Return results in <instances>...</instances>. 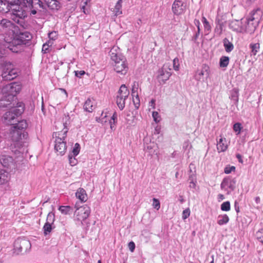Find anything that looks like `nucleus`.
<instances>
[{
    "mask_svg": "<svg viewBox=\"0 0 263 263\" xmlns=\"http://www.w3.org/2000/svg\"><path fill=\"white\" fill-rule=\"evenodd\" d=\"M19 3V0H0V12L7 13L11 11V18L22 25V19L27 16V14Z\"/></svg>",
    "mask_w": 263,
    "mask_h": 263,
    "instance_id": "obj_1",
    "label": "nucleus"
},
{
    "mask_svg": "<svg viewBox=\"0 0 263 263\" xmlns=\"http://www.w3.org/2000/svg\"><path fill=\"white\" fill-rule=\"evenodd\" d=\"M109 55L112 61L114 69L116 72L122 75L125 74L128 67L125 58L121 53L119 47L114 46L110 50Z\"/></svg>",
    "mask_w": 263,
    "mask_h": 263,
    "instance_id": "obj_2",
    "label": "nucleus"
},
{
    "mask_svg": "<svg viewBox=\"0 0 263 263\" xmlns=\"http://www.w3.org/2000/svg\"><path fill=\"white\" fill-rule=\"evenodd\" d=\"M66 122L63 123L64 127L62 130L54 133L55 137L54 148L61 155H63L66 150V143L65 141L68 129L66 128Z\"/></svg>",
    "mask_w": 263,
    "mask_h": 263,
    "instance_id": "obj_3",
    "label": "nucleus"
},
{
    "mask_svg": "<svg viewBox=\"0 0 263 263\" xmlns=\"http://www.w3.org/2000/svg\"><path fill=\"white\" fill-rule=\"evenodd\" d=\"M25 106L23 103L18 102L16 106L11 107L9 111L6 112L3 117V121L7 124H12V121L20 116L24 111Z\"/></svg>",
    "mask_w": 263,
    "mask_h": 263,
    "instance_id": "obj_4",
    "label": "nucleus"
},
{
    "mask_svg": "<svg viewBox=\"0 0 263 263\" xmlns=\"http://www.w3.org/2000/svg\"><path fill=\"white\" fill-rule=\"evenodd\" d=\"M31 243L24 238H18L14 242L13 253L16 255L27 252L31 249Z\"/></svg>",
    "mask_w": 263,
    "mask_h": 263,
    "instance_id": "obj_5",
    "label": "nucleus"
},
{
    "mask_svg": "<svg viewBox=\"0 0 263 263\" xmlns=\"http://www.w3.org/2000/svg\"><path fill=\"white\" fill-rule=\"evenodd\" d=\"M90 213V208L87 205L77 208L74 213V220L83 224V221L86 220Z\"/></svg>",
    "mask_w": 263,
    "mask_h": 263,
    "instance_id": "obj_6",
    "label": "nucleus"
},
{
    "mask_svg": "<svg viewBox=\"0 0 263 263\" xmlns=\"http://www.w3.org/2000/svg\"><path fill=\"white\" fill-rule=\"evenodd\" d=\"M22 88L21 85L17 83H13L4 86L2 89V92L3 94L7 95V97L13 99L14 97L18 93Z\"/></svg>",
    "mask_w": 263,
    "mask_h": 263,
    "instance_id": "obj_7",
    "label": "nucleus"
},
{
    "mask_svg": "<svg viewBox=\"0 0 263 263\" xmlns=\"http://www.w3.org/2000/svg\"><path fill=\"white\" fill-rule=\"evenodd\" d=\"M17 70L14 68L10 63L6 64L4 68L2 77L3 80L10 81L17 76Z\"/></svg>",
    "mask_w": 263,
    "mask_h": 263,
    "instance_id": "obj_8",
    "label": "nucleus"
},
{
    "mask_svg": "<svg viewBox=\"0 0 263 263\" xmlns=\"http://www.w3.org/2000/svg\"><path fill=\"white\" fill-rule=\"evenodd\" d=\"M32 38L31 34L27 31L20 32L15 35L12 44L16 45H26Z\"/></svg>",
    "mask_w": 263,
    "mask_h": 263,
    "instance_id": "obj_9",
    "label": "nucleus"
},
{
    "mask_svg": "<svg viewBox=\"0 0 263 263\" xmlns=\"http://www.w3.org/2000/svg\"><path fill=\"white\" fill-rule=\"evenodd\" d=\"M171 64L165 63L158 71V80L160 83H164L172 75Z\"/></svg>",
    "mask_w": 263,
    "mask_h": 263,
    "instance_id": "obj_10",
    "label": "nucleus"
},
{
    "mask_svg": "<svg viewBox=\"0 0 263 263\" xmlns=\"http://www.w3.org/2000/svg\"><path fill=\"white\" fill-rule=\"evenodd\" d=\"M186 8L185 0H175L172 5V11L175 15H179L183 14Z\"/></svg>",
    "mask_w": 263,
    "mask_h": 263,
    "instance_id": "obj_11",
    "label": "nucleus"
},
{
    "mask_svg": "<svg viewBox=\"0 0 263 263\" xmlns=\"http://www.w3.org/2000/svg\"><path fill=\"white\" fill-rule=\"evenodd\" d=\"M209 67L206 65H203L200 69H198L195 75V78L198 81H204L209 77Z\"/></svg>",
    "mask_w": 263,
    "mask_h": 263,
    "instance_id": "obj_12",
    "label": "nucleus"
},
{
    "mask_svg": "<svg viewBox=\"0 0 263 263\" xmlns=\"http://www.w3.org/2000/svg\"><path fill=\"white\" fill-rule=\"evenodd\" d=\"M0 162L4 167L11 168L14 167L15 162L13 158L9 155L2 154L0 156Z\"/></svg>",
    "mask_w": 263,
    "mask_h": 263,
    "instance_id": "obj_13",
    "label": "nucleus"
},
{
    "mask_svg": "<svg viewBox=\"0 0 263 263\" xmlns=\"http://www.w3.org/2000/svg\"><path fill=\"white\" fill-rule=\"evenodd\" d=\"M242 24H243L244 32L249 33H252L254 32L258 24H255V22L250 21V19L247 17L245 20H242Z\"/></svg>",
    "mask_w": 263,
    "mask_h": 263,
    "instance_id": "obj_14",
    "label": "nucleus"
},
{
    "mask_svg": "<svg viewBox=\"0 0 263 263\" xmlns=\"http://www.w3.org/2000/svg\"><path fill=\"white\" fill-rule=\"evenodd\" d=\"M10 136L12 141L15 142H18L22 139V137L24 138L26 136L24 132L20 131L16 128H14L11 126L10 129Z\"/></svg>",
    "mask_w": 263,
    "mask_h": 263,
    "instance_id": "obj_15",
    "label": "nucleus"
},
{
    "mask_svg": "<svg viewBox=\"0 0 263 263\" xmlns=\"http://www.w3.org/2000/svg\"><path fill=\"white\" fill-rule=\"evenodd\" d=\"M262 12L260 9H257L251 11L249 15L247 17L250 21H252L255 22V24H259L260 21L261 20Z\"/></svg>",
    "mask_w": 263,
    "mask_h": 263,
    "instance_id": "obj_16",
    "label": "nucleus"
},
{
    "mask_svg": "<svg viewBox=\"0 0 263 263\" xmlns=\"http://www.w3.org/2000/svg\"><path fill=\"white\" fill-rule=\"evenodd\" d=\"M262 12L260 9H257L251 11L249 15L247 17L250 21H252L255 22V24H259L260 21L261 20Z\"/></svg>",
    "mask_w": 263,
    "mask_h": 263,
    "instance_id": "obj_17",
    "label": "nucleus"
},
{
    "mask_svg": "<svg viewBox=\"0 0 263 263\" xmlns=\"http://www.w3.org/2000/svg\"><path fill=\"white\" fill-rule=\"evenodd\" d=\"M242 24V21H241L238 20H235L232 21L229 25V27L232 30L238 32H243L244 27Z\"/></svg>",
    "mask_w": 263,
    "mask_h": 263,
    "instance_id": "obj_18",
    "label": "nucleus"
},
{
    "mask_svg": "<svg viewBox=\"0 0 263 263\" xmlns=\"http://www.w3.org/2000/svg\"><path fill=\"white\" fill-rule=\"evenodd\" d=\"M236 181L234 179L231 180L228 178L223 179L220 186L222 189H227L229 188L231 191H233L235 188Z\"/></svg>",
    "mask_w": 263,
    "mask_h": 263,
    "instance_id": "obj_19",
    "label": "nucleus"
},
{
    "mask_svg": "<svg viewBox=\"0 0 263 263\" xmlns=\"http://www.w3.org/2000/svg\"><path fill=\"white\" fill-rule=\"evenodd\" d=\"M0 25L4 28L11 30L13 32L16 31L17 27L10 21L4 18L0 21Z\"/></svg>",
    "mask_w": 263,
    "mask_h": 263,
    "instance_id": "obj_20",
    "label": "nucleus"
},
{
    "mask_svg": "<svg viewBox=\"0 0 263 263\" xmlns=\"http://www.w3.org/2000/svg\"><path fill=\"white\" fill-rule=\"evenodd\" d=\"M129 94V92L127 87L125 85H122L118 91L117 98L126 100Z\"/></svg>",
    "mask_w": 263,
    "mask_h": 263,
    "instance_id": "obj_21",
    "label": "nucleus"
},
{
    "mask_svg": "<svg viewBox=\"0 0 263 263\" xmlns=\"http://www.w3.org/2000/svg\"><path fill=\"white\" fill-rule=\"evenodd\" d=\"M217 148L218 152H225L228 148V144L225 138L221 137L219 141H217Z\"/></svg>",
    "mask_w": 263,
    "mask_h": 263,
    "instance_id": "obj_22",
    "label": "nucleus"
},
{
    "mask_svg": "<svg viewBox=\"0 0 263 263\" xmlns=\"http://www.w3.org/2000/svg\"><path fill=\"white\" fill-rule=\"evenodd\" d=\"M157 148L158 147L156 143L154 142H151L145 146L144 149L146 152L148 153L151 155H157Z\"/></svg>",
    "mask_w": 263,
    "mask_h": 263,
    "instance_id": "obj_23",
    "label": "nucleus"
},
{
    "mask_svg": "<svg viewBox=\"0 0 263 263\" xmlns=\"http://www.w3.org/2000/svg\"><path fill=\"white\" fill-rule=\"evenodd\" d=\"M47 6L52 10H58L60 8V3L58 0H44Z\"/></svg>",
    "mask_w": 263,
    "mask_h": 263,
    "instance_id": "obj_24",
    "label": "nucleus"
},
{
    "mask_svg": "<svg viewBox=\"0 0 263 263\" xmlns=\"http://www.w3.org/2000/svg\"><path fill=\"white\" fill-rule=\"evenodd\" d=\"M76 196L82 202H85L87 199L86 191L83 188H79L77 190Z\"/></svg>",
    "mask_w": 263,
    "mask_h": 263,
    "instance_id": "obj_25",
    "label": "nucleus"
},
{
    "mask_svg": "<svg viewBox=\"0 0 263 263\" xmlns=\"http://www.w3.org/2000/svg\"><path fill=\"white\" fill-rule=\"evenodd\" d=\"M10 179L9 173L5 170H0V185L7 183Z\"/></svg>",
    "mask_w": 263,
    "mask_h": 263,
    "instance_id": "obj_26",
    "label": "nucleus"
},
{
    "mask_svg": "<svg viewBox=\"0 0 263 263\" xmlns=\"http://www.w3.org/2000/svg\"><path fill=\"white\" fill-rule=\"evenodd\" d=\"M12 127L23 132V130L27 127V123L26 120H21L17 123L12 124Z\"/></svg>",
    "mask_w": 263,
    "mask_h": 263,
    "instance_id": "obj_27",
    "label": "nucleus"
},
{
    "mask_svg": "<svg viewBox=\"0 0 263 263\" xmlns=\"http://www.w3.org/2000/svg\"><path fill=\"white\" fill-rule=\"evenodd\" d=\"M28 3L30 4L32 8L41 10L44 9V5L40 0H31Z\"/></svg>",
    "mask_w": 263,
    "mask_h": 263,
    "instance_id": "obj_28",
    "label": "nucleus"
},
{
    "mask_svg": "<svg viewBox=\"0 0 263 263\" xmlns=\"http://www.w3.org/2000/svg\"><path fill=\"white\" fill-rule=\"evenodd\" d=\"M229 221V218L227 214L220 215L217 218V223L222 226L227 224Z\"/></svg>",
    "mask_w": 263,
    "mask_h": 263,
    "instance_id": "obj_29",
    "label": "nucleus"
},
{
    "mask_svg": "<svg viewBox=\"0 0 263 263\" xmlns=\"http://www.w3.org/2000/svg\"><path fill=\"white\" fill-rule=\"evenodd\" d=\"M223 43L226 52H230L233 50L234 45L227 38L223 39Z\"/></svg>",
    "mask_w": 263,
    "mask_h": 263,
    "instance_id": "obj_30",
    "label": "nucleus"
},
{
    "mask_svg": "<svg viewBox=\"0 0 263 263\" xmlns=\"http://www.w3.org/2000/svg\"><path fill=\"white\" fill-rule=\"evenodd\" d=\"M10 98L7 97V95H6L5 97L0 100V108L6 107L11 104Z\"/></svg>",
    "mask_w": 263,
    "mask_h": 263,
    "instance_id": "obj_31",
    "label": "nucleus"
},
{
    "mask_svg": "<svg viewBox=\"0 0 263 263\" xmlns=\"http://www.w3.org/2000/svg\"><path fill=\"white\" fill-rule=\"evenodd\" d=\"M94 108L93 103L90 99H88L84 105V109L88 112H92Z\"/></svg>",
    "mask_w": 263,
    "mask_h": 263,
    "instance_id": "obj_32",
    "label": "nucleus"
},
{
    "mask_svg": "<svg viewBox=\"0 0 263 263\" xmlns=\"http://www.w3.org/2000/svg\"><path fill=\"white\" fill-rule=\"evenodd\" d=\"M251 49V54L255 55L259 51L260 44L258 43H252L250 45Z\"/></svg>",
    "mask_w": 263,
    "mask_h": 263,
    "instance_id": "obj_33",
    "label": "nucleus"
},
{
    "mask_svg": "<svg viewBox=\"0 0 263 263\" xmlns=\"http://www.w3.org/2000/svg\"><path fill=\"white\" fill-rule=\"evenodd\" d=\"M117 117L118 115L116 112H114L112 116L110 118V119L109 120V123L110 124V127L111 129H113L115 128V125L117 122Z\"/></svg>",
    "mask_w": 263,
    "mask_h": 263,
    "instance_id": "obj_34",
    "label": "nucleus"
},
{
    "mask_svg": "<svg viewBox=\"0 0 263 263\" xmlns=\"http://www.w3.org/2000/svg\"><path fill=\"white\" fill-rule=\"evenodd\" d=\"M108 120H109V118L107 115V113L104 112H102L101 116L100 118L96 119L97 122L101 123L102 124H104L107 123Z\"/></svg>",
    "mask_w": 263,
    "mask_h": 263,
    "instance_id": "obj_35",
    "label": "nucleus"
},
{
    "mask_svg": "<svg viewBox=\"0 0 263 263\" xmlns=\"http://www.w3.org/2000/svg\"><path fill=\"white\" fill-rule=\"evenodd\" d=\"M238 90L237 89H234L231 91L230 98L233 100L235 103H237L238 101Z\"/></svg>",
    "mask_w": 263,
    "mask_h": 263,
    "instance_id": "obj_36",
    "label": "nucleus"
},
{
    "mask_svg": "<svg viewBox=\"0 0 263 263\" xmlns=\"http://www.w3.org/2000/svg\"><path fill=\"white\" fill-rule=\"evenodd\" d=\"M122 3H120L119 2H117L115 8L114 9L113 12L115 14V15L118 16L119 15H121L122 12L121 11V8H122Z\"/></svg>",
    "mask_w": 263,
    "mask_h": 263,
    "instance_id": "obj_37",
    "label": "nucleus"
},
{
    "mask_svg": "<svg viewBox=\"0 0 263 263\" xmlns=\"http://www.w3.org/2000/svg\"><path fill=\"white\" fill-rule=\"evenodd\" d=\"M229 63V58L226 56H222L220 59V66L221 67H226Z\"/></svg>",
    "mask_w": 263,
    "mask_h": 263,
    "instance_id": "obj_38",
    "label": "nucleus"
},
{
    "mask_svg": "<svg viewBox=\"0 0 263 263\" xmlns=\"http://www.w3.org/2000/svg\"><path fill=\"white\" fill-rule=\"evenodd\" d=\"M59 210L62 214L65 215L69 214L72 212L71 208L70 206H60Z\"/></svg>",
    "mask_w": 263,
    "mask_h": 263,
    "instance_id": "obj_39",
    "label": "nucleus"
},
{
    "mask_svg": "<svg viewBox=\"0 0 263 263\" xmlns=\"http://www.w3.org/2000/svg\"><path fill=\"white\" fill-rule=\"evenodd\" d=\"M139 83L135 81L133 83V84L132 85V96H137V95H138V89H139Z\"/></svg>",
    "mask_w": 263,
    "mask_h": 263,
    "instance_id": "obj_40",
    "label": "nucleus"
},
{
    "mask_svg": "<svg viewBox=\"0 0 263 263\" xmlns=\"http://www.w3.org/2000/svg\"><path fill=\"white\" fill-rule=\"evenodd\" d=\"M52 225V224H50L49 223H45L43 227L44 234L45 235H47L51 232L53 229Z\"/></svg>",
    "mask_w": 263,
    "mask_h": 263,
    "instance_id": "obj_41",
    "label": "nucleus"
},
{
    "mask_svg": "<svg viewBox=\"0 0 263 263\" xmlns=\"http://www.w3.org/2000/svg\"><path fill=\"white\" fill-rule=\"evenodd\" d=\"M125 100L121 98H116V103L120 110H123L125 107Z\"/></svg>",
    "mask_w": 263,
    "mask_h": 263,
    "instance_id": "obj_42",
    "label": "nucleus"
},
{
    "mask_svg": "<svg viewBox=\"0 0 263 263\" xmlns=\"http://www.w3.org/2000/svg\"><path fill=\"white\" fill-rule=\"evenodd\" d=\"M234 131L237 135L240 134L241 129L242 128L241 124L240 123H236L233 125V127Z\"/></svg>",
    "mask_w": 263,
    "mask_h": 263,
    "instance_id": "obj_43",
    "label": "nucleus"
},
{
    "mask_svg": "<svg viewBox=\"0 0 263 263\" xmlns=\"http://www.w3.org/2000/svg\"><path fill=\"white\" fill-rule=\"evenodd\" d=\"M231 205L229 201H225L221 204V210L223 211H229L230 210Z\"/></svg>",
    "mask_w": 263,
    "mask_h": 263,
    "instance_id": "obj_44",
    "label": "nucleus"
},
{
    "mask_svg": "<svg viewBox=\"0 0 263 263\" xmlns=\"http://www.w3.org/2000/svg\"><path fill=\"white\" fill-rule=\"evenodd\" d=\"M80 150V145L79 143H76L74 144V146L72 151V153L71 154H72V155H73V156H77L79 154Z\"/></svg>",
    "mask_w": 263,
    "mask_h": 263,
    "instance_id": "obj_45",
    "label": "nucleus"
},
{
    "mask_svg": "<svg viewBox=\"0 0 263 263\" xmlns=\"http://www.w3.org/2000/svg\"><path fill=\"white\" fill-rule=\"evenodd\" d=\"M58 34L56 31H51L48 33L49 41H51L53 43V41L58 39Z\"/></svg>",
    "mask_w": 263,
    "mask_h": 263,
    "instance_id": "obj_46",
    "label": "nucleus"
},
{
    "mask_svg": "<svg viewBox=\"0 0 263 263\" xmlns=\"http://www.w3.org/2000/svg\"><path fill=\"white\" fill-rule=\"evenodd\" d=\"M53 45V42L51 41H48L46 43L43 44L42 51L44 52V53H46L48 51V47L51 46Z\"/></svg>",
    "mask_w": 263,
    "mask_h": 263,
    "instance_id": "obj_47",
    "label": "nucleus"
},
{
    "mask_svg": "<svg viewBox=\"0 0 263 263\" xmlns=\"http://www.w3.org/2000/svg\"><path fill=\"white\" fill-rule=\"evenodd\" d=\"M54 221V215L53 213L50 212L47 215L46 223L53 224Z\"/></svg>",
    "mask_w": 263,
    "mask_h": 263,
    "instance_id": "obj_48",
    "label": "nucleus"
},
{
    "mask_svg": "<svg viewBox=\"0 0 263 263\" xmlns=\"http://www.w3.org/2000/svg\"><path fill=\"white\" fill-rule=\"evenodd\" d=\"M88 1V0H83L84 5L81 6V10L85 14H87L89 12V8L87 6Z\"/></svg>",
    "mask_w": 263,
    "mask_h": 263,
    "instance_id": "obj_49",
    "label": "nucleus"
},
{
    "mask_svg": "<svg viewBox=\"0 0 263 263\" xmlns=\"http://www.w3.org/2000/svg\"><path fill=\"white\" fill-rule=\"evenodd\" d=\"M133 100L134 105L136 108H138L140 106V99L139 97V95H137V96H132Z\"/></svg>",
    "mask_w": 263,
    "mask_h": 263,
    "instance_id": "obj_50",
    "label": "nucleus"
},
{
    "mask_svg": "<svg viewBox=\"0 0 263 263\" xmlns=\"http://www.w3.org/2000/svg\"><path fill=\"white\" fill-rule=\"evenodd\" d=\"M76 156H73L72 154L68 155V159L69 163L71 166H74L77 164V160L75 159Z\"/></svg>",
    "mask_w": 263,
    "mask_h": 263,
    "instance_id": "obj_51",
    "label": "nucleus"
},
{
    "mask_svg": "<svg viewBox=\"0 0 263 263\" xmlns=\"http://www.w3.org/2000/svg\"><path fill=\"white\" fill-rule=\"evenodd\" d=\"M179 61L177 58H175L173 60V68L176 71H178L179 70Z\"/></svg>",
    "mask_w": 263,
    "mask_h": 263,
    "instance_id": "obj_52",
    "label": "nucleus"
},
{
    "mask_svg": "<svg viewBox=\"0 0 263 263\" xmlns=\"http://www.w3.org/2000/svg\"><path fill=\"white\" fill-rule=\"evenodd\" d=\"M202 22L203 24L205 29L208 31L210 30L211 29V26L205 17H202Z\"/></svg>",
    "mask_w": 263,
    "mask_h": 263,
    "instance_id": "obj_53",
    "label": "nucleus"
},
{
    "mask_svg": "<svg viewBox=\"0 0 263 263\" xmlns=\"http://www.w3.org/2000/svg\"><path fill=\"white\" fill-rule=\"evenodd\" d=\"M256 238L263 243V229L256 232Z\"/></svg>",
    "mask_w": 263,
    "mask_h": 263,
    "instance_id": "obj_54",
    "label": "nucleus"
},
{
    "mask_svg": "<svg viewBox=\"0 0 263 263\" xmlns=\"http://www.w3.org/2000/svg\"><path fill=\"white\" fill-rule=\"evenodd\" d=\"M153 206L154 207V208L158 210L160 208V204L159 201L156 198H153Z\"/></svg>",
    "mask_w": 263,
    "mask_h": 263,
    "instance_id": "obj_55",
    "label": "nucleus"
},
{
    "mask_svg": "<svg viewBox=\"0 0 263 263\" xmlns=\"http://www.w3.org/2000/svg\"><path fill=\"white\" fill-rule=\"evenodd\" d=\"M190 215V210L189 209H186L183 211L182 213V219H186L189 217Z\"/></svg>",
    "mask_w": 263,
    "mask_h": 263,
    "instance_id": "obj_56",
    "label": "nucleus"
},
{
    "mask_svg": "<svg viewBox=\"0 0 263 263\" xmlns=\"http://www.w3.org/2000/svg\"><path fill=\"white\" fill-rule=\"evenodd\" d=\"M235 167L234 166H227L224 168V173L227 174L231 173L232 171H234Z\"/></svg>",
    "mask_w": 263,
    "mask_h": 263,
    "instance_id": "obj_57",
    "label": "nucleus"
},
{
    "mask_svg": "<svg viewBox=\"0 0 263 263\" xmlns=\"http://www.w3.org/2000/svg\"><path fill=\"white\" fill-rule=\"evenodd\" d=\"M194 24L197 26V29H198V31L196 33V35H195V37L197 38L200 33V22L199 20H194Z\"/></svg>",
    "mask_w": 263,
    "mask_h": 263,
    "instance_id": "obj_58",
    "label": "nucleus"
},
{
    "mask_svg": "<svg viewBox=\"0 0 263 263\" xmlns=\"http://www.w3.org/2000/svg\"><path fill=\"white\" fill-rule=\"evenodd\" d=\"M152 116H153V117L154 118V121L156 122H159L160 119H159V114H158V112H157V111L153 112Z\"/></svg>",
    "mask_w": 263,
    "mask_h": 263,
    "instance_id": "obj_59",
    "label": "nucleus"
},
{
    "mask_svg": "<svg viewBox=\"0 0 263 263\" xmlns=\"http://www.w3.org/2000/svg\"><path fill=\"white\" fill-rule=\"evenodd\" d=\"M128 248L129 250L133 252L135 249V244L133 241H130L128 244Z\"/></svg>",
    "mask_w": 263,
    "mask_h": 263,
    "instance_id": "obj_60",
    "label": "nucleus"
},
{
    "mask_svg": "<svg viewBox=\"0 0 263 263\" xmlns=\"http://www.w3.org/2000/svg\"><path fill=\"white\" fill-rule=\"evenodd\" d=\"M7 45V47L10 50H11L12 52H17L18 50L16 49V48H17V47H12V45L11 44L9 43V44H8L7 45H5V46H6Z\"/></svg>",
    "mask_w": 263,
    "mask_h": 263,
    "instance_id": "obj_61",
    "label": "nucleus"
},
{
    "mask_svg": "<svg viewBox=\"0 0 263 263\" xmlns=\"http://www.w3.org/2000/svg\"><path fill=\"white\" fill-rule=\"evenodd\" d=\"M196 181H194V179H191L190 182L189 187L191 189H195Z\"/></svg>",
    "mask_w": 263,
    "mask_h": 263,
    "instance_id": "obj_62",
    "label": "nucleus"
},
{
    "mask_svg": "<svg viewBox=\"0 0 263 263\" xmlns=\"http://www.w3.org/2000/svg\"><path fill=\"white\" fill-rule=\"evenodd\" d=\"M85 74V71L83 70L76 71H75V75L77 77H81L82 76Z\"/></svg>",
    "mask_w": 263,
    "mask_h": 263,
    "instance_id": "obj_63",
    "label": "nucleus"
},
{
    "mask_svg": "<svg viewBox=\"0 0 263 263\" xmlns=\"http://www.w3.org/2000/svg\"><path fill=\"white\" fill-rule=\"evenodd\" d=\"M244 2L246 3L247 5H250L254 2L256 0H243Z\"/></svg>",
    "mask_w": 263,
    "mask_h": 263,
    "instance_id": "obj_64",
    "label": "nucleus"
}]
</instances>
